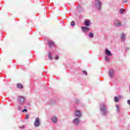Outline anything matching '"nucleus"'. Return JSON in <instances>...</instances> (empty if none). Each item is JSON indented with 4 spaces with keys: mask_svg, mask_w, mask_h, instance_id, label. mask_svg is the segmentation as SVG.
Instances as JSON below:
<instances>
[{
    "mask_svg": "<svg viewBox=\"0 0 130 130\" xmlns=\"http://www.w3.org/2000/svg\"><path fill=\"white\" fill-rule=\"evenodd\" d=\"M92 7L94 9H96V10L100 11L102 8V3H101V1H100L95 0L92 5Z\"/></svg>",
    "mask_w": 130,
    "mask_h": 130,
    "instance_id": "f257e3e1",
    "label": "nucleus"
},
{
    "mask_svg": "<svg viewBox=\"0 0 130 130\" xmlns=\"http://www.w3.org/2000/svg\"><path fill=\"white\" fill-rule=\"evenodd\" d=\"M89 37H90V38H93L94 37V36L93 35V34H92V32L89 33Z\"/></svg>",
    "mask_w": 130,
    "mask_h": 130,
    "instance_id": "aec40b11",
    "label": "nucleus"
},
{
    "mask_svg": "<svg viewBox=\"0 0 130 130\" xmlns=\"http://www.w3.org/2000/svg\"><path fill=\"white\" fill-rule=\"evenodd\" d=\"M126 38V36L124 33L122 32L120 35V39L122 42H124Z\"/></svg>",
    "mask_w": 130,
    "mask_h": 130,
    "instance_id": "1a4fd4ad",
    "label": "nucleus"
},
{
    "mask_svg": "<svg viewBox=\"0 0 130 130\" xmlns=\"http://www.w3.org/2000/svg\"><path fill=\"white\" fill-rule=\"evenodd\" d=\"M35 127H39L41 125V119L39 117H37L35 119L34 123Z\"/></svg>",
    "mask_w": 130,
    "mask_h": 130,
    "instance_id": "f03ea898",
    "label": "nucleus"
},
{
    "mask_svg": "<svg viewBox=\"0 0 130 130\" xmlns=\"http://www.w3.org/2000/svg\"><path fill=\"white\" fill-rule=\"evenodd\" d=\"M100 110L104 115H105L108 112L107 108L105 107V104H102L100 106Z\"/></svg>",
    "mask_w": 130,
    "mask_h": 130,
    "instance_id": "7ed1b4c3",
    "label": "nucleus"
},
{
    "mask_svg": "<svg viewBox=\"0 0 130 130\" xmlns=\"http://www.w3.org/2000/svg\"><path fill=\"white\" fill-rule=\"evenodd\" d=\"M48 58L49 59H51V58H52V56L51 55V54H50V53H48Z\"/></svg>",
    "mask_w": 130,
    "mask_h": 130,
    "instance_id": "412c9836",
    "label": "nucleus"
},
{
    "mask_svg": "<svg viewBox=\"0 0 130 130\" xmlns=\"http://www.w3.org/2000/svg\"><path fill=\"white\" fill-rule=\"evenodd\" d=\"M105 53L106 56H112V53H111V52H110V51L109 50H108V49H107V48L105 49Z\"/></svg>",
    "mask_w": 130,
    "mask_h": 130,
    "instance_id": "0eeeda50",
    "label": "nucleus"
},
{
    "mask_svg": "<svg viewBox=\"0 0 130 130\" xmlns=\"http://www.w3.org/2000/svg\"><path fill=\"white\" fill-rule=\"evenodd\" d=\"M114 101L115 102H118V97H115L114 98Z\"/></svg>",
    "mask_w": 130,
    "mask_h": 130,
    "instance_id": "4be33fe9",
    "label": "nucleus"
},
{
    "mask_svg": "<svg viewBox=\"0 0 130 130\" xmlns=\"http://www.w3.org/2000/svg\"><path fill=\"white\" fill-rule=\"evenodd\" d=\"M116 110H117V112H118V113H119V106H118V105H116Z\"/></svg>",
    "mask_w": 130,
    "mask_h": 130,
    "instance_id": "f3484780",
    "label": "nucleus"
},
{
    "mask_svg": "<svg viewBox=\"0 0 130 130\" xmlns=\"http://www.w3.org/2000/svg\"><path fill=\"white\" fill-rule=\"evenodd\" d=\"M51 120L53 123H56V122H57V118H56V117H53L51 118Z\"/></svg>",
    "mask_w": 130,
    "mask_h": 130,
    "instance_id": "f8f14e48",
    "label": "nucleus"
},
{
    "mask_svg": "<svg viewBox=\"0 0 130 130\" xmlns=\"http://www.w3.org/2000/svg\"><path fill=\"white\" fill-rule=\"evenodd\" d=\"M83 73L84 75H85L86 76V75H87V72H86V71H83Z\"/></svg>",
    "mask_w": 130,
    "mask_h": 130,
    "instance_id": "a878e982",
    "label": "nucleus"
},
{
    "mask_svg": "<svg viewBox=\"0 0 130 130\" xmlns=\"http://www.w3.org/2000/svg\"><path fill=\"white\" fill-rule=\"evenodd\" d=\"M127 104L130 106V100L127 101Z\"/></svg>",
    "mask_w": 130,
    "mask_h": 130,
    "instance_id": "c85d7f7f",
    "label": "nucleus"
},
{
    "mask_svg": "<svg viewBox=\"0 0 130 130\" xmlns=\"http://www.w3.org/2000/svg\"><path fill=\"white\" fill-rule=\"evenodd\" d=\"M126 50H128V48H126Z\"/></svg>",
    "mask_w": 130,
    "mask_h": 130,
    "instance_id": "7c9ffc66",
    "label": "nucleus"
},
{
    "mask_svg": "<svg viewBox=\"0 0 130 130\" xmlns=\"http://www.w3.org/2000/svg\"><path fill=\"white\" fill-rule=\"evenodd\" d=\"M72 123L74 125H79L80 124V118H76L72 121Z\"/></svg>",
    "mask_w": 130,
    "mask_h": 130,
    "instance_id": "423d86ee",
    "label": "nucleus"
},
{
    "mask_svg": "<svg viewBox=\"0 0 130 130\" xmlns=\"http://www.w3.org/2000/svg\"><path fill=\"white\" fill-rule=\"evenodd\" d=\"M17 87L19 88L20 89H22V88H23V85H22L21 84H17Z\"/></svg>",
    "mask_w": 130,
    "mask_h": 130,
    "instance_id": "a211bd4d",
    "label": "nucleus"
},
{
    "mask_svg": "<svg viewBox=\"0 0 130 130\" xmlns=\"http://www.w3.org/2000/svg\"><path fill=\"white\" fill-rule=\"evenodd\" d=\"M29 119V115L28 114H26L25 115V119Z\"/></svg>",
    "mask_w": 130,
    "mask_h": 130,
    "instance_id": "5701e85b",
    "label": "nucleus"
},
{
    "mask_svg": "<svg viewBox=\"0 0 130 130\" xmlns=\"http://www.w3.org/2000/svg\"><path fill=\"white\" fill-rule=\"evenodd\" d=\"M123 3H126L127 2V0H122Z\"/></svg>",
    "mask_w": 130,
    "mask_h": 130,
    "instance_id": "cd10ccee",
    "label": "nucleus"
},
{
    "mask_svg": "<svg viewBox=\"0 0 130 130\" xmlns=\"http://www.w3.org/2000/svg\"><path fill=\"white\" fill-rule=\"evenodd\" d=\"M22 112H27V109H24L22 110Z\"/></svg>",
    "mask_w": 130,
    "mask_h": 130,
    "instance_id": "b1692460",
    "label": "nucleus"
},
{
    "mask_svg": "<svg viewBox=\"0 0 130 130\" xmlns=\"http://www.w3.org/2000/svg\"><path fill=\"white\" fill-rule=\"evenodd\" d=\"M58 58H59L58 56L56 55V56H55V59L57 60V59H58Z\"/></svg>",
    "mask_w": 130,
    "mask_h": 130,
    "instance_id": "393cba45",
    "label": "nucleus"
},
{
    "mask_svg": "<svg viewBox=\"0 0 130 130\" xmlns=\"http://www.w3.org/2000/svg\"><path fill=\"white\" fill-rule=\"evenodd\" d=\"M85 25L87 27H89V26H90V21H89V20L85 21Z\"/></svg>",
    "mask_w": 130,
    "mask_h": 130,
    "instance_id": "2eb2a0df",
    "label": "nucleus"
},
{
    "mask_svg": "<svg viewBox=\"0 0 130 130\" xmlns=\"http://www.w3.org/2000/svg\"><path fill=\"white\" fill-rule=\"evenodd\" d=\"M124 12H125V10L122 9V8H121L119 10V14H123V13H124Z\"/></svg>",
    "mask_w": 130,
    "mask_h": 130,
    "instance_id": "dca6fc26",
    "label": "nucleus"
},
{
    "mask_svg": "<svg viewBox=\"0 0 130 130\" xmlns=\"http://www.w3.org/2000/svg\"><path fill=\"white\" fill-rule=\"evenodd\" d=\"M17 108H18V110H21V109H21V107H20L19 106H17Z\"/></svg>",
    "mask_w": 130,
    "mask_h": 130,
    "instance_id": "bb28decb",
    "label": "nucleus"
},
{
    "mask_svg": "<svg viewBox=\"0 0 130 130\" xmlns=\"http://www.w3.org/2000/svg\"><path fill=\"white\" fill-rule=\"evenodd\" d=\"M48 44L49 46H50V47H51L52 46H53V45H54V43L51 41H48Z\"/></svg>",
    "mask_w": 130,
    "mask_h": 130,
    "instance_id": "4468645a",
    "label": "nucleus"
},
{
    "mask_svg": "<svg viewBox=\"0 0 130 130\" xmlns=\"http://www.w3.org/2000/svg\"><path fill=\"white\" fill-rule=\"evenodd\" d=\"M25 126H22L21 127H20V128H24Z\"/></svg>",
    "mask_w": 130,
    "mask_h": 130,
    "instance_id": "c756f323",
    "label": "nucleus"
},
{
    "mask_svg": "<svg viewBox=\"0 0 130 130\" xmlns=\"http://www.w3.org/2000/svg\"><path fill=\"white\" fill-rule=\"evenodd\" d=\"M114 24L115 26H116L117 27H120V26H121L120 21H118V20H114Z\"/></svg>",
    "mask_w": 130,
    "mask_h": 130,
    "instance_id": "9d476101",
    "label": "nucleus"
},
{
    "mask_svg": "<svg viewBox=\"0 0 130 130\" xmlns=\"http://www.w3.org/2000/svg\"><path fill=\"white\" fill-rule=\"evenodd\" d=\"M17 101L19 104H20V105H23V104L25 103V97L22 96H18Z\"/></svg>",
    "mask_w": 130,
    "mask_h": 130,
    "instance_id": "20e7f679",
    "label": "nucleus"
},
{
    "mask_svg": "<svg viewBox=\"0 0 130 130\" xmlns=\"http://www.w3.org/2000/svg\"><path fill=\"white\" fill-rule=\"evenodd\" d=\"M75 117H77V118H80V117H82V113H81V111H75Z\"/></svg>",
    "mask_w": 130,
    "mask_h": 130,
    "instance_id": "39448f33",
    "label": "nucleus"
},
{
    "mask_svg": "<svg viewBox=\"0 0 130 130\" xmlns=\"http://www.w3.org/2000/svg\"><path fill=\"white\" fill-rule=\"evenodd\" d=\"M81 29H82L83 31L84 32H88L89 31V27H86V26H82L81 27Z\"/></svg>",
    "mask_w": 130,
    "mask_h": 130,
    "instance_id": "9b49d317",
    "label": "nucleus"
},
{
    "mask_svg": "<svg viewBox=\"0 0 130 130\" xmlns=\"http://www.w3.org/2000/svg\"><path fill=\"white\" fill-rule=\"evenodd\" d=\"M110 56H105V60L107 61V62H108L110 60V57H109Z\"/></svg>",
    "mask_w": 130,
    "mask_h": 130,
    "instance_id": "ddd939ff",
    "label": "nucleus"
},
{
    "mask_svg": "<svg viewBox=\"0 0 130 130\" xmlns=\"http://www.w3.org/2000/svg\"><path fill=\"white\" fill-rule=\"evenodd\" d=\"M108 75L110 78H113V77H114V71L112 69L110 70L108 72Z\"/></svg>",
    "mask_w": 130,
    "mask_h": 130,
    "instance_id": "6e6552de",
    "label": "nucleus"
},
{
    "mask_svg": "<svg viewBox=\"0 0 130 130\" xmlns=\"http://www.w3.org/2000/svg\"><path fill=\"white\" fill-rule=\"evenodd\" d=\"M76 25V23H75V21H72L71 23V25L72 26V27H74Z\"/></svg>",
    "mask_w": 130,
    "mask_h": 130,
    "instance_id": "6ab92c4d",
    "label": "nucleus"
}]
</instances>
